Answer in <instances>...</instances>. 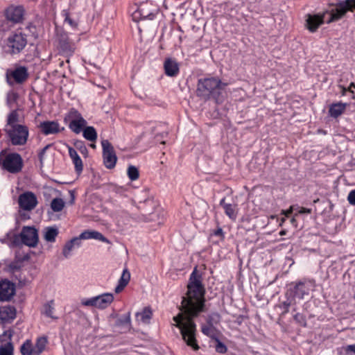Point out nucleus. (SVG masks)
Listing matches in <instances>:
<instances>
[{
	"instance_id": "nucleus-38",
	"label": "nucleus",
	"mask_w": 355,
	"mask_h": 355,
	"mask_svg": "<svg viewBox=\"0 0 355 355\" xmlns=\"http://www.w3.org/2000/svg\"><path fill=\"white\" fill-rule=\"evenodd\" d=\"M128 176L132 181L137 180L139 178L138 168L134 166H130L128 168Z\"/></svg>"
},
{
	"instance_id": "nucleus-33",
	"label": "nucleus",
	"mask_w": 355,
	"mask_h": 355,
	"mask_svg": "<svg viewBox=\"0 0 355 355\" xmlns=\"http://www.w3.org/2000/svg\"><path fill=\"white\" fill-rule=\"evenodd\" d=\"M22 355H35L34 345L31 340H26L20 347Z\"/></svg>"
},
{
	"instance_id": "nucleus-54",
	"label": "nucleus",
	"mask_w": 355,
	"mask_h": 355,
	"mask_svg": "<svg viewBox=\"0 0 355 355\" xmlns=\"http://www.w3.org/2000/svg\"><path fill=\"white\" fill-rule=\"evenodd\" d=\"M9 270L12 272H14L19 269L16 263H11L8 265Z\"/></svg>"
},
{
	"instance_id": "nucleus-58",
	"label": "nucleus",
	"mask_w": 355,
	"mask_h": 355,
	"mask_svg": "<svg viewBox=\"0 0 355 355\" xmlns=\"http://www.w3.org/2000/svg\"><path fill=\"white\" fill-rule=\"evenodd\" d=\"M182 40H183L182 36V35H180L178 36L179 44H181L182 42Z\"/></svg>"
},
{
	"instance_id": "nucleus-60",
	"label": "nucleus",
	"mask_w": 355,
	"mask_h": 355,
	"mask_svg": "<svg viewBox=\"0 0 355 355\" xmlns=\"http://www.w3.org/2000/svg\"><path fill=\"white\" fill-rule=\"evenodd\" d=\"M177 30L180 33H183V30L182 29V27L180 26H178Z\"/></svg>"
},
{
	"instance_id": "nucleus-4",
	"label": "nucleus",
	"mask_w": 355,
	"mask_h": 355,
	"mask_svg": "<svg viewBox=\"0 0 355 355\" xmlns=\"http://www.w3.org/2000/svg\"><path fill=\"white\" fill-rule=\"evenodd\" d=\"M27 246L34 248L39 241L37 230L33 226H24L22 228L21 233L14 234L12 237L11 241L13 245H18L19 241Z\"/></svg>"
},
{
	"instance_id": "nucleus-56",
	"label": "nucleus",
	"mask_w": 355,
	"mask_h": 355,
	"mask_svg": "<svg viewBox=\"0 0 355 355\" xmlns=\"http://www.w3.org/2000/svg\"><path fill=\"white\" fill-rule=\"evenodd\" d=\"M293 212V207H291L289 209L286 211H283V214L286 216V217H290L291 214Z\"/></svg>"
},
{
	"instance_id": "nucleus-46",
	"label": "nucleus",
	"mask_w": 355,
	"mask_h": 355,
	"mask_svg": "<svg viewBox=\"0 0 355 355\" xmlns=\"http://www.w3.org/2000/svg\"><path fill=\"white\" fill-rule=\"evenodd\" d=\"M216 343V346H215V348H216V351L218 353H220V354H224L227 352V347L225 346V344H223V343H221L220 341V340L218 339V338H217L216 339L214 340Z\"/></svg>"
},
{
	"instance_id": "nucleus-48",
	"label": "nucleus",
	"mask_w": 355,
	"mask_h": 355,
	"mask_svg": "<svg viewBox=\"0 0 355 355\" xmlns=\"http://www.w3.org/2000/svg\"><path fill=\"white\" fill-rule=\"evenodd\" d=\"M344 3L347 11L353 12L355 10V0H345Z\"/></svg>"
},
{
	"instance_id": "nucleus-7",
	"label": "nucleus",
	"mask_w": 355,
	"mask_h": 355,
	"mask_svg": "<svg viewBox=\"0 0 355 355\" xmlns=\"http://www.w3.org/2000/svg\"><path fill=\"white\" fill-rule=\"evenodd\" d=\"M158 13L157 6L151 1L141 3L132 14V19L139 21L141 19H153Z\"/></svg>"
},
{
	"instance_id": "nucleus-18",
	"label": "nucleus",
	"mask_w": 355,
	"mask_h": 355,
	"mask_svg": "<svg viewBox=\"0 0 355 355\" xmlns=\"http://www.w3.org/2000/svg\"><path fill=\"white\" fill-rule=\"evenodd\" d=\"M15 293V284L8 280L0 282V301H9Z\"/></svg>"
},
{
	"instance_id": "nucleus-63",
	"label": "nucleus",
	"mask_w": 355,
	"mask_h": 355,
	"mask_svg": "<svg viewBox=\"0 0 355 355\" xmlns=\"http://www.w3.org/2000/svg\"><path fill=\"white\" fill-rule=\"evenodd\" d=\"M90 146L92 148H96V145L94 144H90Z\"/></svg>"
},
{
	"instance_id": "nucleus-34",
	"label": "nucleus",
	"mask_w": 355,
	"mask_h": 355,
	"mask_svg": "<svg viewBox=\"0 0 355 355\" xmlns=\"http://www.w3.org/2000/svg\"><path fill=\"white\" fill-rule=\"evenodd\" d=\"M83 135L85 139L89 141L94 142L97 139V132L92 126L85 127L83 131Z\"/></svg>"
},
{
	"instance_id": "nucleus-51",
	"label": "nucleus",
	"mask_w": 355,
	"mask_h": 355,
	"mask_svg": "<svg viewBox=\"0 0 355 355\" xmlns=\"http://www.w3.org/2000/svg\"><path fill=\"white\" fill-rule=\"evenodd\" d=\"M343 83V79L340 78L338 81V87L340 89V93H341V95L342 96H345L346 95V93H347V87L342 84Z\"/></svg>"
},
{
	"instance_id": "nucleus-49",
	"label": "nucleus",
	"mask_w": 355,
	"mask_h": 355,
	"mask_svg": "<svg viewBox=\"0 0 355 355\" xmlns=\"http://www.w3.org/2000/svg\"><path fill=\"white\" fill-rule=\"evenodd\" d=\"M51 146V145H46L44 147L39 153H38V158L40 163V165H43L44 162V157L46 150Z\"/></svg>"
},
{
	"instance_id": "nucleus-14",
	"label": "nucleus",
	"mask_w": 355,
	"mask_h": 355,
	"mask_svg": "<svg viewBox=\"0 0 355 355\" xmlns=\"http://www.w3.org/2000/svg\"><path fill=\"white\" fill-rule=\"evenodd\" d=\"M18 203L23 210L31 211L37 205V197L33 192L26 191L19 195Z\"/></svg>"
},
{
	"instance_id": "nucleus-36",
	"label": "nucleus",
	"mask_w": 355,
	"mask_h": 355,
	"mask_svg": "<svg viewBox=\"0 0 355 355\" xmlns=\"http://www.w3.org/2000/svg\"><path fill=\"white\" fill-rule=\"evenodd\" d=\"M64 205V201L60 198H53L51 202V208L54 212L61 211Z\"/></svg>"
},
{
	"instance_id": "nucleus-31",
	"label": "nucleus",
	"mask_w": 355,
	"mask_h": 355,
	"mask_svg": "<svg viewBox=\"0 0 355 355\" xmlns=\"http://www.w3.org/2000/svg\"><path fill=\"white\" fill-rule=\"evenodd\" d=\"M345 110V104L343 103H337L332 104L329 107V114L334 118H337L341 115Z\"/></svg>"
},
{
	"instance_id": "nucleus-26",
	"label": "nucleus",
	"mask_w": 355,
	"mask_h": 355,
	"mask_svg": "<svg viewBox=\"0 0 355 355\" xmlns=\"http://www.w3.org/2000/svg\"><path fill=\"white\" fill-rule=\"evenodd\" d=\"M80 119V120L70 121L69 123V129L76 134L83 132L87 125V121L84 118Z\"/></svg>"
},
{
	"instance_id": "nucleus-24",
	"label": "nucleus",
	"mask_w": 355,
	"mask_h": 355,
	"mask_svg": "<svg viewBox=\"0 0 355 355\" xmlns=\"http://www.w3.org/2000/svg\"><path fill=\"white\" fill-rule=\"evenodd\" d=\"M16 317V310L13 306H5L0 308V319L3 321L12 320Z\"/></svg>"
},
{
	"instance_id": "nucleus-19",
	"label": "nucleus",
	"mask_w": 355,
	"mask_h": 355,
	"mask_svg": "<svg viewBox=\"0 0 355 355\" xmlns=\"http://www.w3.org/2000/svg\"><path fill=\"white\" fill-rule=\"evenodd\" d=\"M6 17L9 21L19 23L22 21L24 15V9L21 6H10L6 10Z\"/></svg>"
},
{
	"instance_id": "nucleus-11",
	"label": "nucleus",
	"mask_w": 355,
	"mask_h": 355,
	"mask_svg": "<svg viewBox=\"0 0 355 355\" xmlns=\"http://www.w3.org/2000/svg\"><path fill=\"white\" fill-rule=\"evenodd\" d=\"M114 300L111 293H104L96 297L82 301V304L85 306H94L98 309L107 308Z\"/></svg>"
},
{
	"instance_id": "nucleus-64",
	"label": "nucleus",
	"mask_w": 355,
	"mask_h": 355,
	"mask_svg": "<svg viewBox=\"0 0 355 355\" xmlns=\"http://www.w3.org/2000/svg\"><path fill=\"white\" fill-rule=\"evenodd\" d=\"M291 222H292V223H295V218H292V219H291Z\"/></svg>"
},
{
	"instance_id": "nucleus-30",
	"label": "nucleus",
	"mask_w": 355,
	"mask_h": 355,
	"mask_svg": "<svg viewBox=\"0 0 355 355\" xmlns=\"http://www.w3.org/2000/svg\"><path fill=\"white\" fill-rule=\"evenodd\" d=\"M80 240L79 237H75L70 240L69 241L67 242L64 245L63 250H62V254L63 255L67 258L69 255L70 254L71 251L73 250V248L75 246H80Z\"/></svg>"
},
{
	"instance_id": "nucleus-57",
	"label": "nucleus",
	"mask_w": 355,
	"mask_h": 355,
	"mask_svg": "<svg viewBox=\"0 0 355 355\" xmlns=\"http://www.w3.org/2000/svg\"><path fill=\"white\" fill-rule=\"evenodd\" d=\"M69 194H70V196H71L70 203L72 205V204L74 203V200H75V193H74V191H69Z\"/></svg>"
},
{
	"instance_id": "nucleus-25",
	"label": "nucleus",
	"mask_w": 355,
	"mask_h": 355,
	"mask_svg": "<svg viewBox=\"0 0 355 355\" xmlns=\"http://www.w3.org/2000/svg\"><path fill=\"white\" fill-rule=\"evenodd\" d=\"M79 239L80 240L94 239L103 242H107V239L101 233L97 231H84L80 234Z\"/></svg>"
},
{
	"instance_id": "nucleus-40",
	"label": "nucleus",
	"mask_w": 355,
	"mask_h": 355,
	"mask_svg": "<svg viewBox=\"0 0 355 355\" xmlns=\"http://www.w3.org/2000/svg\"><path fill=\"white\" fill-rule=\"evenodd\" d=\"M293 319L300 326L302 327H306L307 326L306 316L302 313H297L293 315Z\"/></svg>"
},
{
	"instance_id": "nucleus-16",
	"label": "nucleus",
	"mask_w": 355,
	"mask_h": 355,
	"mask_svg": "<svg viewBox=\"0 0 355 355\" xmlns=\"http://www.w3.org/2000/svg\"><path fill=\"white\" fill-rule=\"evenodd\" d=\"M327 12L328 10H325L321 14L307 15L306 20V26L307 29L311 33L315 32L319 26L324 24V17Z\"/></svg>"
},
{
	"instance_id": "nucleus-44",
	"label": "nucleus",
	"mask_w": 355,
	"mask_h": 355,
	"mask_svg": "<svg viewBox=\"0 0 355 355\" xmlns=\"http://www.w3.org/2000/svg\"><path fill=\"white\" fill-rule=\"evenodd\" d=\"M53 301L51 300L49 302L44 304V313L46 316L53 318Z\"/></svg>"
},
{
	"instance_id": "nucleus-5",
	"label": "nucleus",
	"mask_w": 355,
	"mask_h": 355,
	"mask_svg": "<svg viewBox=\"0 0 355 355\" xmlns=\"http://www.w3.org/2000/svg\"><path fill=\"white\" fill-rule=\"evenodd\" d=\"M4 131L12 145L24 146L27 143L29 130L26 125H22L4 128Z\"/></svg>"
},
{
	"instance_id": "nucleus-53",
	"label": "nucleus",
	"mask_w": 355,
	"mask_h": 355,
	"mask_svg": "<svg viewBox=\"0 0 355 355\" xmlns=\"http://www.w3.org/2000/svg\"><path fill=\"white\" fill-rule=\"evenodd\" d=\"M311 209H308V208H305V207H298V210H297V212L300 214H311Z\"/></svg>"
},
{
	"instance_id": "nucleus-29",
	"label": "nucleus",
	"mask_w": 355,
	"mask_h": 355,
	"mask_svg": "<svg viewBox=\"0 0 355 355\" xmlns=\"http://www.w3.org/2000/svg\"><path fill=\"white\" fill-rule=\"evenodd\" d=\"M48 340L46 336H40L36 339L34 345L35 355H40L45 349Z\"/></svg>"
},
{
	"instance_id": "nucleus-32",
	"label": "nucleus",
	"mask_w": 355,
	"mask_h": 355,
	"mask_svg": "<svg viewBox=\"0 0 355 355\" xmlns=\"http://www.w3.org/2000/svg\"><path fill=\"white\" fill-rule=\"evenodd\" d=\"M153 315L152 310L150 307H145L141 313L136 314L137 319L141 320L143 323H148Z\"/></svg>"
},
{
	"instance_id": "nucleus-12",
	"label": "nucleus",
	"mask_w": 355,
	"mask_h": 355,
	"mask_svg": "<svg viewBox=\"0 0 355 355\" xmlns=\"http://www.w3.org/2000/svg\"><path fill=\"white\" fill-rule=\"evenodd\" d=\"M58 48L62 54L71 55L74 53L76 46L67 33L61 32L58 34Z\"/></svg>"
},
{
	"instance_id": "nucleus-55",
	"label": "nucleus",
	"mask_w": 355,
	"mask_h": 355,
	"mask_svg": "<svg viewBox=\"0 0 355 355\" xmlns=\"http://www.w3.org/2000/svg\"><path fill=\"white\" fill-rule=\"evenodd\" d=\"M345 351L347 352H353L354 354H355V343L354 345H347L346 349H345Z\"/></svg>"
},
{
	"instance_id": "nucleus-22",
	"label": "nucleus",
	"mask_w": 355,
	"mask_h": 355,
	"mask_svg": "<svg viewBox=\"0 0 355 355\" xmlns=\"http://www.w3.org/2000/svg\"><path fill=\"white\" fill-rule=\"evenodd\" d=\"M69 155L75 166V171L78 174H80L83 170V161L78 155L76 150L71 146H68Z\"/></svg>"
},
{
	"instance_id": "nucleus-39",
	"label": "nucleus",
	"mask_w": 355,
	"mask_h": 355,
	"mask_svg": "<svg viewBox=\"0 0 355 355\" xmlns=\"http://www.w3.org/2000/svg\"><path fill=\"white\" fill-rule=\"evenodd\" d=\"M13 345L8 343L0 347V355H13Z\"/></svg>"
},
{
	"instance_id": "nucleus-62",
	"label": "nucleus",
	"mask_w": 355,
	"mask_h": 355,
	"mask_svg": "<svg viewBox=\"0 0 355 355\" xmlns=\"http://www.w3.org/2000/svg\"><path fill=\"white\" fill-rule=\"evenodd\" d=\"M350 87H353V88H354V89H355V83H350Z\"/></svg>"
},
{
	"instance_id": "nucleus-3",
	"label": "nucleus",
	"mask_w": 355,
	"mask_h": 355,
	"mask_svg": "<svg viewBox=\"0 0 355 355\" xmlns=\"http://www.w3.org/2000/svg\"><path fill=\"white\" fill-rule=\"evenodd\" d=\"M24 166L21 156L17 153H6V150L0 153V167L10 173H19Z\"/></svg>"
},
{
	"instance_id": "nucleus-17",
	"label": "nucleus",
	"mask_w": 355,
	"mask_h": 355,
	"mask_svg": "<svg viewBox=\"0 0 355 355\" xmlns=\"http://www.w3.org/2000/svg\"><path fill=\"white\" fill-rule=\"evenodd\" d=\"M38 128L44 135H55L64 130V128H60L59 123L56 121H45L41 122Z\"/></svg>"
},
{
	"instance_id": "nucleus-23",
	"label": "nucleus",
	"mask_w": 355,
	"mask_h": 355,
	"mask_svg": "<svg viewBox=\"0 0 355 355\" xmlns=\"http://www.w3.org/2000/svg\"><path fill=\"white\" fill-rule=\"evenodd\" d=\"M130 279V273L128 268H125L122 275L119 280L118 284L116 286L114 291L116 293H121L125 287L128 284Z\"/></svg>"
},
{
	"instance_id": "nucleus-6",
	"label": "nucleus",
	"mask_w": 355,
	"mask_h": 355,
	"mask_svg": "<svg viewBox=\"0 0 355 355\" xmlns=\"http://www.w3.org/2000/svg\"><path fill=\"white\" fill-rule=\"evenodd\" d=\"M28 76V69L24 66H16L13 69H8L6 71V83L11 87L24 84Z\"/></svg>"
},
{
	"instance_id": "nucleus-47",
	"label": "nucleus",
	"mask_w": 355,
	"mask_h": 355,
	"mask_svg": "<svg viewBox=\"0 0 355 355\" xmlns=\"http://www.w3.org/2000/svg\"><path fill=\"white\" fill-rule=\"evenodd\" d=\"M19 98V95L17 92H10L7 95V103L10 105L11 104L16 103Z\"/></svg>"
},
{
	"instance_id": "nucleus-15",
	"label": "nucleus",
	"mask_w": 355,
	"mask_h": 355,
	"mask_svg": "<svg viewBox=\"0 0 355 355\" xmlns=\"http://www.w3.org/2000/svg\"><path fill=\"white\" fill-rule=\"evenodd\" d=\"M329 6H335L336 8L328 10L327 14L329 15V17L326 21L327 24L340 20L347 12L344 1H340L336 4L331 3Z\"/></svg>"
},
{
	"instance_id": "nucleus-9",
	"label": "nucleus",
	"mask_w": 355,
	"mask_h": 355,
	"mask_svg": "<svg viewBox=\"0 0 355 355\" xmlns=\"http://www.w3.org/2000/svg\"><path fill=\"white\" fill-rule=\"evenodd\" d=\"M101 146L103 148V159L105 166L108 169L114 168L117 162V157L113 146L107 139L102 140Z\"/></svg>"
},
{
	"instance_id": "nucleus-1",
	"label": "nucleus",
	"mask_w": 355,
	"mask_h": 355,
	"mask_svg": "<svg viewBox=\"0 0 355 355\" xmlns=\"http://www.w3.org/2000/svg\"><path fill=\"white\" fill-rule=\"evenodd\" d=\"M205 293L202 274L195 267L189 279L186 295L182 297V312L173 318L183 340L194 351H198L200 347L196 339L197 329L193 319L205 311Z\"/></svg>"
},
{
	"instance_id": "nucleus-43",
	"label": "nucleus",
	"mask_w": 355,
	"mask_h": 355,
	"mask_svg": "<svg viewBox=\"0 0 355 355\" xmlns=\"http://www.w3.org/2000/svg\"><path fill=\"white\" fill-rule=\"evenodd\" d=\"M220 318V314L218 313H213L209 315H207L206 318L207 324H217Z\"/></svg>"
},
{
	"instance_id": "nucleus-21",
	"label": "nucleus",
	"mask_w": 355,
	"mask_h": 355,
	"mask_svg": "<svg viewBox=\"0 0 355 355\" xmlns=\"http://www.w3.org/2000/svg\"><path fill=\"white\" fill-rule=\"evenodd\" d=\"M220 205L223 208L225 214L232 220L237 218L238 208L236 204H228L225 202V198L221 199Z\"/></svg>"
},
{
	"instance_id": "nucleus-35",
	"label": "nucleus",
	"mask_w": 355,
	"mask_h": 355,
	"mask_svg": "<svg viewBox=\"0 0 355 355\" xmlns=\"http://www.w3.org/2000/svg\"><path fill=\"white\" fill-rule=\"evenodd\" d=\"M58 234V230L56 227H49L44 230V239L48 242H54Z\"/></svg>"
},
{
	"instance_id": "nucleus-37",
	"label": "nucleus",
	"mask_w": 355,
	"mask_h": 355,
	"mask_svg": "<svg viewBox=\"0 0 355 355\" xmlns=\"http://www.w3.org/2000/svg\"><path fill=\"white\" fill-rule=\"evenodd\" d=\"M83 118L81 114L75 108H71L67 113L65 119H68L70 121L80 120Z\"/></svg>"
},
{
	"instance_id": "nucleus-28",
	"label": "nucleus",
	"mask_w": 355,
	"mask_h": 355,
	"mask_svg": "<svg viewBox=\"0 0 355 355\" xmlns=\"http://www.w3.org/2000/svg\"><path fill=\"white\" fill-rule=\"evenodd\" d=\"M201 331L203 334L209 336L211 339H216L218 338V331L213 324H206L201 327Z\"/></svg>"
},
{
	"instance_id": "nucleus-13",
	"label": "nucleus",
	"mask_w": 355,
	"mask_h": 355,
	"mask_svg": "<svg viewBox=\"0 0 355 355\" xmlns=\"http://www.w3.org/2000/svg\"><path fill=\"white\" fill-rule=\"evenodd\" d=\"M311 282L307 280L299 281L295 283H291L290 284V288L288 289L286 295L288 292L292 295L293 298L297 297L299 299H303L304 295H309L310 291Z\"/></svg>"
},
{
	"instance_id": "nucleus-27",
	"label": "nucleus",
	"mask_w": 355,
	"mask_h": 355,
	"mask_svg": "<svg viewBox=\"0 0 355 355\" xmlns=\"http://www.w3.org/2000/svg\"><path fill=\"white\" fill-rule=\"evenodd\" d=\"M19 113L17 110H14L11 111L8 115L6 124L5 128H10V127H15L17 125H22L21 124H19Z\"/></svg>"
},
{
	"instance_id": "nucleus-8",
	"label": "nucleus",
	"mask_w": 355,
	"mask_h": 355,
	"mask_svg": "<svg viewBox=\"0 0 355 355\" xmlns=\"http://www.w3.org/2000/svg\"><path fill=\"white\" fill-rule=\"evenodd\" d=\"M27 44V36L20 30L15 31L12 35L8 38V46L10 48L11 53L17 54L20 53Z\"/></svg>"
},
{
	"instance_id": "nucleus-42",
	"label": "nucleus",
	"mask_w": 355,
	"mask_h": 355,
	"mask_svg": "<svg viewBox=\"0 0 355 355\" xmlns=\"http://www.w3.org/2000/svg\"><path fill=\"white\" fill-rule=\"evenodd\" d=\"M74 146L83 155H84L85 157H87L88 150L83 141H77L75 142Z\"/></svg>"
},
{
	"instance_id": "nucleus-20",
	"label": "nucleus",
	"mask_w": 355,
	"mask_h": 355,
	"mask_svg": "<svg viewBox=\"0 0 355 355\" xmlns=\"http://www.w3.org/2000/svg\"><path fill=\"white\" fill-rule=\"evenodd\" d=\"M164 69L165 74L170 77H175L180 71L178 62L171 58H166Z\"/></svg>"
},
{
	"instance_id": "nucleus-50",
	"label": "nucleus",
	"mask_w": 355,
	"mask_h": 355,
	"mask_svg": "<svg viewBox=\"0 0 355 355\" xmlns=\"http://www.w3.org/2000/svg\"><path fill=\"white\" fill-rule=\"evenodd\" d=\"M347 200L350 205H355V189L349 193Z\"/></svg>"
},
{
	"instance_id": "nucleus-41",
	"label": "nucleus",
	"mask_w": 355,
	"mask_h": 355,
	"mask_svg": "<svg viewBox=\"0 0 355 355\" xmlns=\"http://www.w3.org/2000/svg\"><path fill=\"white\" fill-rule=\"evenodd\" d=\"M295 302V300L293 298L291 300L288 299L286 301L282 302L279 304V307L283 309V312L282 315H284L289 312L290 306Z\"/></svg>"
},
{
	"instance_id": "nucleus-45",
	"label": "nucleus",
	"mask_w": 355,
	"mask_h": 355,
	"mask_svg": "<svg viewBox=\"0 0 355 355\" xmlns=\"http://www.w3.org/2000/svg\"><path fill=\"white\" fill-rule=\"evenodd\" d=\"M62 16L64 17V21L67 22L71 27L76 28L78 23L74 21L71 17L68 10H64L62 11Z\"/></svg>"
},
{
	"instance_id": "nucleus-52",
	"label": "nucleus",
	"mask_w": 355,
	"mask_h": 355,
	"mask_svg": "<svg viewBox=\"0 0 355 355\" xmlns=\"http://www.w3.org/2000/svg\"><path fill=\"white\" fill-rule=\"evenodd\" d=\"M213 234L217 236H220L221 239H224V233L221 227H218L214 231Z\"/></svg>"
},
{
	"instance_id": "nucleus-10",
	"label": "nucleus",
	"mask_w": 355,
	"mask_h": 355,
	"mask_svg": "<svg viewBox=\"0 0 355 355\" xmlns=\"http://www.w3.org/2000/svg\"><path fill=\"white\" fill-rule=\"evenodd\" d=\"M156 207V202L151 198L140 202L137 207L140 214L139 215L135 214V218L143 221L150 220L149 216L155 211Z\"/></svg>"
},
{
	"instance_id": "nucleus-59",
	"label": "nucleus",
	"mask_w": 355,
	"mask_h": 355,
	"mask_svg": "<svg viewBox=\"0 0 355 355\" xmlns=\"http://www.w3.org/2000/svg\"><path fill=\"white\" fill-rule=\"evenodd\" d=\"M347 91L351 92L352 94H354V91L352 90V87L350 85L347 87Z\"/></svg>"
},
{
	"instance_id": "nucleus-61",
	"label": "nucleus",
	"mask_w": 355,
	"mask_h": 355,
	"mask_svg": "<svg viewBox=\"0 0 355 355\" xmlns=\"http://www.w3.org/2000/svg\"><path fill=\"white\" fill-rule=\"evenodd\" d=\"M279 234H280V235H285L286 234V230H282Z\"/></svg>"
},
{
	"instance_id": "nucleus-2",
	"label": "nucleus",
	"mask_w": 355,
	"mask_h": 355,
	"mask_svg": "<svg viewBox=\"0 0 355 355\" xmlns=\"http://www.w3.org/2000/svg\"><path fill=\"white\" fill-rule=\"evenodd\" d=\"M226 86L227 83H223L218 77L200 78L197 83L196 95L205 101L213 98L218 103L222 101V91Z\"/></svg>"
}]
</instances>
